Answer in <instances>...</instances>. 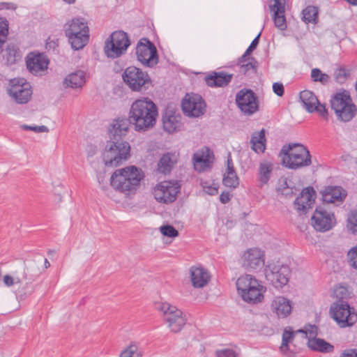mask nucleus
Segmentation results:
<instances>
[{
  "label": "nucleus",
  "instance_id": "obj_36",
  "mask_svg": "<svg viewBox=\"0 0 357 357\" xmlns=\"http://www.w3.org/2000/svg\"><path fill=\"white\" fill-rule=\"evenodd\" d=\"M3 58L6 60L8 65H13L21 59L20 51L18 47L13 43L7 45L5 50Z\"/></svg>",
  "mask_w": 357,
  "mask_h": 357
},
{
  "label": "nucleus",
  "instance_id": "obj_31",
  "mask_svg": "<svg viewBox=\"0 0 357 357\" xmlns=\"http://www.w3.org/2000/svg\"><path fill=\"white\" fill-rule=\"evenodd\" d=\"M266 135L265 130L262 128L259 132H255L252 134L250 139L252 149L256 153L264 152L266 149Z\"/></svg>",
  "mask_w": 357,
  "mask_h": 357
},
{
  "label": "nucleus",
  "instance_id": "obj_62",
  "mask_svg": "<svg viewBox=\"0 0 357 357\" xmlns=\"http://www.w3.org/2000/svg\"><path fill=\"white\" fill-rule=\"evenodd\" d=\"M232 197V195L228 191L222 192L220 195V202L223 204H227Z\"/></svg>",
  "mask_w": 357,
  "mask_h": 357
},
{
  "label": "nucleus",
  "instance_id": "obj_26",
  "mask_svg": "<svg viewBox=\"0 0 357 357\" xmlns=\"http://www.w3.org/2000/svg\"><path fill=\"white\" fill-rule=\"evenodd\" d=\"M272 307L277 315L280 318L287 317L290 314L292 310L291 301L282 296L277 297L273 301Z\"/></svg>",
  "mask_w": 357,
  "mask_h": 357
},
{
  "label": "nucleus",
  "instance_id": "obj_30",
  "mask_svg": "<svg viewBox=\"0 0 357 357\" xmlns=\"http://www.w3.org/2000/svg\"><path fill=\"white\" fill-rule=\"evenodd\" d=\"M85 73L82 70H77L68 75L64 79L66 87L77 89L82 87L85 83Z\"/></svg>",
  "mask_w": 357,
  "mask_h": 357
},
{
  "label": "nucleus",
  "instance_id": "obj_55",
  "mask_svg": "<svg viewBox=\"0 0 357 357\" xmlns=\"http://www.w3.org/2000/svg\"><path fill=\"white\" fill-rule=\"evenodd\" d=\"M193 164L195 168L197 169L198 165L205 164L206 162V158L204 154L195 153L192 157Z\"/></svg>",
  "mask_w": 357,
  "mask_h": 357
},
{
  "label": "nucleus",
  "instance_id": "obj_32",
  "mask_svg": "<svg viewBox=\"0 0 357 357\" xmlns=\"http://www.w3.org/2000/svg\"><path fill=\"white\" fill-rule=\"evenodd\" d=\"M273 170V165L270 162H263L259 164L258 169V181L261 185L268 183Z\"/></svg>",
  "mask_w": 357,
  "mask_h": 357
},
{
  "label": "nucleus",
  "instance_id": "obj_41",
  "mask_svg": "<svg viewBox=\"0 0 357 357\" xmlns=\"http://www.w3.org/2000/svg\"><path fill=\"white\" fill-rule=\"evenodd\" d=\"M143 352L135 344H130L121 351L120 357H142Z\"/></svg>",
  "mask_w": 357,
  "mask_h": 357
},
{
  "label": "nucleus",
  "instance_id": "obj_40",
  "mask_svg": "<svg viewBox=\"0 0 357 357\" xmlns=\"http://www.w3.org/2000/svg\"><path fill=\"white\" fill-rule=\"evenodd\" d=\"M311 79L314 82H320L323 85H326L331 80L330 76L322 73L319 68H313L311 70Z\"/></svg>",
  "mask_w": 357,
  "mask_h": 357
},
{
  "label": "nucleus",
  "instance_id": "obj_61",
  "mask_svg": "<svg viewBox=\"0 0 357 357\" xmlns=\"http://www.w3.org/2000/svg\"><path fill=\"white\" fill-rule=\"evenodd\" d=\"M17 6L12 2H0V10H15Z\"/></svg>",
  "mask_w": 357,
  "mask_h": 357
},
{
  "label": "nucleus",
  "instance_id": "obj_38",
  "mask_svg": "<svg viewBox=\"0 0 357 357\" xmlns=\"http://www.w3.org/2000/svg\"><path fill=\"white\" fill-rule=\"evenodd\" d=\"M41 273V269L36 264L35 262L32 261L25 267L23 277L28 281V282L31 283L38 279Z\"/></svg>",
  "mask_w": 357,
  "mask_h": 357
},
{
  "label": "nucleus",
  "instance_id": "obj_6",
  "mask_svg": "<svg viewBox=\"0 0 357 357\" xmlns=\"http://www.w3.org/2000/svg\"><path fill=\"white\" fill-rule=\"evenodd\" d=\"M122 78L132 91H146L152 86V81L148 73L135 66L126 68Z\"/></svg>",
  "mask_w": 357,
  "mask_h": 357
},
{
  "label": "nucleus",
  "instance_id": "obj_58",
  "mask_svg": "<svg viewBox=\"0 0 357 357\" xmlns=\"http://www.w3.org/2000/svg\"><path fill=\"white\" fill-rule=\"evenodd\" d=\"M317 110L315 112H318L319 114L324 118V119H328V110L326 108L325 105H321L319 102L316 105Z\"/></svg>",
  "mask_w": 357,
  "mask_h": 357
},
{
  "label": "nucleus",
  "instance_id": "obj_37",
  "mask_svg": "<svg viewBox=\"0 0 357 357\" xmlns=\"http://www.w3.org/2000/svg\"><path fill=\"white\" fill-rule=\"evenodd\" d=\"M310 152L306 146L300 143H289L284 144L280 151V154L287 156L290 153H305Z\"/></svg>",
  "mask_w": 357,
  "mask_h": 357
},
{
  "label": "nucleus",
  "instance_id": "obj_24",
  "mask_svg": "<svg viewBox=\"0 0 357 357\" xmlns=\"http://www.w3.org/2000/svg\"><path fill=\"white\" fill-rule=\"evenodd\" d=\"M176 162L177 158L175 153L167 152L162 155L158 162V172L165 175L169 174Z\"/></svg>",
  "mask_w": 357,
  "mask_h": 357
},
{
  "label": "nucleus",
  "instance_id": "obj_39",
  "mask_svg": "<svg viewBox=\"0 0 357 357\" xmlns=\"http://www.w3.org/2000/svg\"><path fill=\"white\" fill-rule=\"evenodd\" d=\"M302 20L306 24L317 23L318 20V10L315 6H308L302 11Z\"/></svg>",
  "mask_w": 357,
  "mask_h": 357
},
{
  "label": "nucleus",
  "instance_id": "obj_17",
  "mask_svg": "<svg viewBox=\"0 0 357 357\" xmlns=\"http://www.w3.org/2000/svg\"><path fill=\"white\" fill-rule=\"evenodd\" d=\"M310 220L312 226L317 231L325 232L332 228L331 215L321 206H317Z\"/></svg>",
  "mask_w": 357,
  "mask_h": 357
},
{
  "label": "nucleus",
  "instance_id": "obj_10",
  "mask_svg": "<svg viewBox=\"0 0 357 357\" xmlns=\"http://www.w3.org/2000/svg\"><path fill=\"white\" fill-rule=\"evenodd\" d=\"M236 104L243 113L249 116L259 110L258 97L250 89H243L236 93Z\"/></svg>",
  "mask_w": 357,
  "mask_h": 357
},
{
  "label": "nucleus",
  "instance_id": "obj_4",
  "mask_svg": "<svg viewBox=\"0 0 357 357\" xmlns=\"http://www.w3.org/2000/svg\"><path fill=\"white\" fill-rule=\"evenodd\" d=\"M348 296L349 292L346 287H336V298H339L336 302V324L340 328L350 327L357 321V314L354 308L343 301Z\"/></svg>",
  "mask_w": 357,
  "mask_h": 357
},
{
  "label": "nucleus",
  "instance_id": "obj_13",
  "mask_svg": "<svg viewBox=\"0 0 357 357\" xmlns=\"http://www.w3.org/2000/svg\"><path fill=\"white\" fill-rule=\"evenodd\" d=\"M8 93L17 103L26 104L32 96L31 86L24 78H15L10 80Z\"/></svg>",
  "mask_w": 357,
  "mask_h": 357
},
{
  "label": "nucleus",
  "instance_id": "obj_59",
  "mask_svg": "<svg viewBox=\"0 0 357 357\" xmlns=\"http://www.w3.org/2000/svg\"><path fill=\"white\" fill-rule=\"evenodd\" d=\"M273 91L277 96L282 97L284 93V88L283 84L280 82L273 83Z\"/></svg>",
  "mask_w": 357,
  "mask_h": 357
},
{
  "label": "nucleus",
  "instance_id": "obj_20",
  "mask_svg": "<svg viewBox=\"0 0 357 357\" xmlns=\"http://www.w3.org/2000/svg\"><path fill=\"white\" fill-rule=\"evenodd\" d=\"M181 116L172 109H165L162 113V122L164 130L169 133L174 132L180 123Z\"/></svg>",
  "mask_w": 357,
  "mask_h": 357
},
{
  "label": "nucleus",
  "instance_id": "obj_18",
  "mask_svg": "<svg viewBox=\"0 0 357 357\" xmlns=\"http://www.w3.org/2000/svg\"><path fill=\"white\" fill-rule=\"evenodd\" d=\"M282 164L289 169H298L308 167L312 164V156L310 152L304 153H290L282 157Z\"/></svg>",
  "mask_w": 357,
  "mask_h": 357
},
{
  "label": "nucleus",
  "instance_id": "obj_12",
  "mask_svg": "<svg viewBox=\"0 0 357 357\" xmlns=\"http://www.w3.org/2000/svg\"><path fill=\"white\" fill-rule=\"evenodd\" d=\"M180 192V185L177 181H165L158 183L154 189V197L160 203L170 204L174 202L178 193Z\"/></svg>",
  "mask_w": 357,
  "mask_h": 357
},
{
  "label": "nucleus",
  "instance_id": "obj_8",
  "mask_svg": "<svg viewBox=\"0 0 357 357\" xmlns=\"http://www.w3.org/2000/svg\"><path fill=\"white\" fill-rule=\"evenodd\" d=\"M137 60L146 67L153 68L158 63L159 56L154 43L147 38H141L136 47Z\"/></svg>",
  "mask_w": 357,
  "mask_h": 357
},
{
  "label": "nucleus",
  "instance_id": "obj_44",
  "mask_svg": "<svg viewBox=\"0 0 357 357\" xmlns=\"http://www.w3.org/2000/svg\"><path fill=\"white\" fill-rule=\"evenodd\" d=\"M239 177L237 174L232 175L223 174L222 184L227 188L236 189L239 185Z\"/></svg>",
  "mask_w": 357,
  "mask_h": 357
},
{
  "label": "nucleus",
  "instance_id": "obj_7",
  "mask_svg": "<svg viewBox=\"0 0 357 357\" xmlns=\"http://www.w3.org/2000/svg\"><path fill=\"white\" fill-rule=\"evenodd\" d=\"M155 307L163 313V319L173 333H179L186 324L183 312L168 303H156Z\"/></svg>",
  "mask_w": 357,
  "mask_h": 357
},
{
  "label": "nucleus",
  "instance_id": "obj_48",
  "mask_svg": "<svg viewBox=\"0 0 357 357\" xmlns=\"http://www.w3.org/2000/svg\"><path fill=\"white\" fill-rule=\"evenodd\" d=\"M350 75V70L344 66H339L336 68V82L344 83Z\"/></svg>",
  "mask_w": 357,
  "mask_h": 357
},
{
  "label": "nucleus",
  "instance_id": "obj_53",
  "mask_svg": "<svg viewBox=\"0 0 357 357\" xmlns=\"http://www.w3.org/2000/svg\"><path fill=\"white\" fill-rule=\"evenodd\" d=\"M234 174H236V170L234 168V162H233V160H232V158L231 156V153H229L227 158V168H226V171L224 173V174L232 175Z\"/></svg>",
  "mask_w": 357,
  "mask_h": 357
},
{
  "label": "nucleus",
  "instance_id": "obj_50",
  "mask_svg": "<svg viewBox=\"0 0 357 357\" xmlns=\"http://www.w3.org/2000/svg\"><path fill=\"white\" fill-rule=\"evenodd\" d=\"M217 357H238L236 352L232 349H219L215 351Z\"/></svg>",
  "mask_w": 357,
  "mask_h": 357
},
{
  "label": "nucleus",
  "instance_id": "obj_64",
  "mask_svg": "<svg viewBox=\"0 0 357 357\" xmlns=\"http://www.w3.org/2000/svg\"><path fill=\"white\" fill-rule=\"evenodd\" d=\"M340 357H357L356 349H348L344 351Z\"/></svg>",
  "mask_w": 357,
  "mask_h": 357
},
{
  "label": "nucleus",
  "instance_id": "obj_14",
  "mask_svg": "<svg viewBox=\"0 0 357 357\" xmlns=\"http://www.w3.org/2000/svg\"><path fill=\"white\" fill-rule=\"evenodd\" d=\"M182 110L189 117H199L206 112V104L197 93L187 94L182 101Z\"/></svg>",
  "mask_w": 357,
  "mask_h": 357
},
{
  "label": "nucleus",
  "instance_id": "obj_57",
  "mask_svg": "<svg viewBox=\"0 0 357 357\" xmlns=\"http://www.w3.org/2000/svg\"><path fill=\"white\" fill-rule=\"evenodd\" d=\"M289 187L290 186H289L287 183V179L286 178H281L279 179V185L276 188V191L279 194H281Z\"/></svg>",
  "mask_w": 357,
  "mask_h": 357
},
{
  "label": "nucleus",
  "instance_id": "obj_21",
  "mask_svg": "<svg viewBox=\"0 0 357 357\" xmlns=\"http://www.w3.org/2000/svg\"><path fill=\"white\" fill-rule=\"evenodd\" d=\"M233 78V74L226 72H213L205 77L206 84L210 87H224L227 86Z\"/></svg>",
  "mask_w": 357,
  "mask_h": 357
},
{
  "label": "nucleus",
  "instance_id": "obj_1",
  "mask_svg": "<svg viewBox=\"0 0 357 357\" xmlns=\"http://www.w3.org/2000/svg\"><path fill=\"white\" fill-rule=\"evenodd\" d=\"M130 114L128 118L119 117L109 129V139L102 154V161L107 167H116L130 156V145L124 139L130 126H132Z\"/></svg>",
  "mask_w": 357,
  "mask_h": 357
},
{
  "label": "nucleus",
  "instance_id": "obj_3",
  "mask_svg": "<svg viewBox=\"0 0 357 357\" xmlns=\"http://www.w3.org/2000/svg\"><path fill=\"white\" fill-rule=\"evenodd\" d=\"M144 173L135 165L116 169L111 176L110 185L121 192L135 190L144 179Z\"/></svg>",
  "mask_w": 357,
  "mask_h": 357
},
{
  "label": "nucleus",
  "instance_id": "obj_33",
  "mask_svg": "<svg viewBox=\"0 0 357 357\" xmlns=\"http://www.w3.org/2000/svg\"><path fill=\"white\" fill-rule=\"evenodd\" d=\"M308 347L313 351L328 353L333 351V346L324 339L312 337L307 342Z\"/></svg>",
  "mask_w": 357,
  "mask_h": 357
},
{
  "label": "nucleus",
  "instance_id": "obj_35",
  "mask_svg": "<svg viewBox=\"0 0 357 357\" xmlns=\"http://www.w3.org/2000/svg\"><path fill=\"white\" fill-rule=\"evenodd\" d=\"M266 291V287L260 284V287H255L249 291L245 295L244 301L248 303H257L261 302L264 299V293Z\"/></svg>",
  "mask_w": 357,
  "mask_h": 357
},
{
  "label": "nucleus",
  "instance_id": "obj_43",
  "mask_svg": "<svg viewBox=\"0 0 357 357\" xmlns=\"http://www.w3.org/2000/svg\"><path fill=\"white\" fill-rule=\"evenodd\" d=\"M238 66L240 67V72L243 73L244 75L249 73L250 70L252 73H256L259 67V62L255 57L251 56L249 61L242 63Z\"/></svg>",
  "mask_w": 357,
  "mask_h": 357
},
{
  "label": "nucleus",
  "instance_id": "obj_27",
  "mask_svg": "<svg viewBox=\"0 0 357 357\" xmlns=\"http://www.w3.org/2000/svg\"><path fill=\"white\" fill-rule=\"evenodd\" d=\"M66 36L68 38L72 49L79 50L83 49L89 43V32H76Z\"/></svg>",
  "mask_w": 357,
  "mask_h": 357
},
{
  "label": "nucleus",
  "instance_id": "obj_51",
  "mask_svg": "<svg viewBox=\"0 0 357 357\" xmlns=\"http://www.w3.org/2000/svg\"><path fill=\"white\" fill-rule=\"evenodd\" d=\"M22 128L24 130H31L35 132H45L49 130L45 126H28L24 124L22 126Z\"/></svg>",
  "mask_w": 357,
  "mask_h": 357
},
{
  "label": "nucleus",
  "instance_id": "obj_46",
  "mask_svg": "<svg viewBox=\"0 0 357 357\" xmlns=\"http://www.w3.org/2000/svg\"><path fill=\"white\" fill-rule=\"evenodd\" d=\"M161 234L169 238H175L178 236V231L172 225L167 224L160 227Z\"/></svg>",
  "mask_w": 357,
  "mask_h": 357
},
{
  "label": "nucleus",
  "instance_id": "obj_49",
  "mask_svg": "<svg viewBox=\"0 0 357 357\" xmlns=\"http://www.w3.org/2000/svg\"><path fill=\"white\" fill-rule=\"evenodd\" d=\"M347 197V192L341 186L336 185V206L342 204Z\"/></svg>",
  "mask_w": 357,
  "mask_h": 357
},
{
  "label": "nucleus",
  "instance_id": "obj_42",
  "mask_svg": "<svg viewBox=\"0 0 357 357\" xmlns=\"http://www.w3.org/2000/svg\"><path fill=\"white\" fill-rule=\"evenodd\" d=\"M321 199L325 203H335V185L324 186L320 190Z\"/></svg>",
  "mask_w": 357,
  "mask_h": 357
},
{
  "label": "nucleus",
  "instance_id": "obj_22",
  "mask_svg": "<svg viewBox=\"0 0 357 357\" xmlns=\"http://www.w3.org/2000/svg\"><path fill=\"white\" fill-rule=\"evenodd\" d=\"M236 285L238 293L243 300L249 291L255 287H260V283L254 276L246 274L237 279Z\"/></svg>",
  "mask_w": 357,
  "mask_h": 357
},
{
  "label": "nucleus",
  "instance_id": "obj_2",
  "mask_svg": "<svg viewBox=\"0 0 357 357\" xmlns=\"http://www.w3.org/2000/svg\"><path fill=\"white\" fill-rule=\"evenodd\" d=\"M130 114L132 126L135 131L144 132L151 130L156 124L158 116V108L149 98H141L135 100L130 106Z\"/></svg>",
  "mask_w": 357,
  "mask_h": 357
},
{
  "label": "nucleus",
  "instance_id": "obj_47",
  "mask_svg": "<svg viewBox=\"0 0 357 357\" xmlns=\"http://www.w3.org/2000/svg\"><path fill=\"white\" fill-rule=\"evenodd\" d=\"M347 227L354 235H357V210L351 211L349 214Z\"/></svg>",
  "mask_w": 357,
  "mask_h": 357
},
{
  "label": "nucleus",
  "instance_id": "obj_63",
  "mask_svg": "<svg viewBox=\"0 0 357 357\" xmlns=\"http://www.w3.org/2000/svg\"><path fill=\"white\" fill-rule=\"evenodd\" d=\"M296 188L295 186L289 187L284 192H282L281 195L285 198H291L296 194Z\"/></svg>",
  "mask_w": 357,
  "mask_h": 357
},
{
  "label": "nucleus",
  "instance_id": "obj_52",
  "mask_svg": "<svg viewBox=\"0 0 357 357\" xmlns=\"http://www.w3.org/2000/svg\"><path fill=\"white\" fill-rule=\"evenodd\" d=\"M351 266L357 269V247L352 248L348 252Z\"/></svg>",
  "mask_w": 357,
  "mask_h": 357
},
{
  "label": "nucleus",
  "instance_id": "obj_45",
  "mask_svg": "<svg viewBox=\"0 0 357 357\" xmlns=\"http://www.w3.org/2000/svg\"><path fill=\"white\" fill-rule=\"evenodd\" d=\"M8 22L4 19H0V51L3 52V47L7 40L8 36Z\"/></svg>",
  "mask_w": 357,
  "mask_h": 357
},
{
  "label": "nucleus",
  "instance_id": "obj_34",
  "mask_svg": "<svg viewBox=\"0 0 357 357\" xmlns=\"http://www.w3.org/2000/svg\"><path fill=\"white\" fill-rule=\"evenodd\" d=\"M294 337V331L289 328V330L284 329L282 333V344L280 347L281 351L289 357H294L296 354L295 352L289 349V342Z\"/></svg>",
  "mask_w": 357,
  "mask_h": 357
},
{
  "label": "nucleus",
  "instance_id": "obj_11",
  "mask_svg": "<svg viewBox=\"0 0 357 357\" xmlns=\"http://www.w3.org/2000/svg\"><path fill=\"white\" fill-rule=\"evenodd\" d=\"M291 271L287 265L270 264L266 268V278L275 288H282L289 279Z\"/></svg>",
  "mask_w": 357,
  "mask_h": 357
},
{
  "label": "nucleus",
  "instance_id": "obj_29",
  "mask_svg": "<svg viewBox=\"0 0 357 357\" xmlns=\"http://www.w3.org/2000/svg\"><path fill=\"white\" fill-rule=\"evenodd\" d=\"M76 32H89L87 21L84 17H75L70 21L68 27L65 30V35H70Z\"/></svg>",
  "mask_w": 357,
  "mask_h": 357
},
{
  "label": "nucleus",
  "instance_id": "obj_54",
  "mask_svg": "<svg viewBox=\"0 0 357 357\" xmlns=\"http://www.w3.org/2000/svg\"><path fill=\"white\" fill-rule=\"evenodd\" d=\"M260 36L261 32H259L258 35L253 39L249 47L245 50L247 52V54H251L257 49L259 43Z\"/></svg>",
  "mask_w": 357,
  "mask_h": 357
},
{
  "label": "nucleus",
  "instance_id": "obj_25",
  "mask_svg": "<svg viewBox=\"0 0 357 357\" xmlns=\"http://www.w3.org/2000/svg\"><path fill=\"white\" fill-rule=\"evenodd\" d=\"M269 9L273 11V20L275 26L281 31L287 29V21L285 17V8L278 3L270 4Z\"/></svg>",
  "mask_w": 357,
  "mask_h": 357
},
{
  "label": "nucleus",
  "instance_id": "obj_5",
  "mask_svg": "<svg viewBox=\"0 0 357 357\" xmlns=\"http://www.w3.org/2000/svg\"><path fill=\"white\" fill-rule=\"evenodd\" d=\"M131 45L128 34L122 31H114L105 41L104 52L107 58L112 59L125 54Z\"/></svg>",
  "mask_w": 357,
  "mask_h": 357
},
{
  "label": "nucleus",
  "instance_id": "obj_56",
  "mask_svg": "<svg viewBox=\"0 0 357 357\" xmlns=\"http://www.w3.org/2000/svg\"><path fill=\"white\" fill-rule=\"evenodd\" d=\"M308 327L310 328H307L305 327V331L300 330V332L305 333L306 335H309L310 337H315L317 335V330L318 327L316 325H311L309 324Z\"/></svg>",
  "mask_w": 357,
  "mask_h": 357
},
{
  "label": "nucleus",
  "instance_id": "obj_60",
  "mask_svg": "<svg viewBox=\"0 0 357 357\" xmlns=\"http://www.w3.org/2000/svg\"><path fill=\"white\" fill-rule=\"evenodd\" d=\"M205 192L209 195H215L218 193V186L215 185H204Z\"/></svg>",
  "mask_w": 357,
  "mask_h": 357
},
{
  "label": "nucleus",
  "instance_id": "obj_23",
  "mask_svg": "<svg viewBox=\"0 0 357 357\" xmlns=\"http://www.w3.org/2000/svg\"><path fill=\"white\" fill-rule=\"evenodd\" d=\"M190 278L194 287L202 288L208 284L210 275L204 268L192 266L190 268Z\"/></svg>",
  "mask_w": 357,
  "mask_h": 357
},
{
  "label": "nucleus",
  "instance_id": "obj_16",
  "mask_svg": "<svg viewBox=\"0 0 357 357\" xmlns=\"http://www.w3.org/2000/svg\"><path fill=\"white\" fill-rule=\"evenodd\" d=\"M264 264V255L257 248H250L241 257V265L248 271L261 269Z\"/></svg>",
  "mask_w": 357,
  "mask_h": 357
},
{
  "label": "nucleus",
  "instance_id": "obj_19",
  "mask_svg": "<svg viewBox=\"0 0 357 357\" xmlns=\"http://www.w3.org/2000/svg\"><path fill=\"white\" fill-rule=\"evenodd\" d=\"M49 59L43 53L36 54H30L26 57L27 69L33 75H36L38 72L43 71L47 68Z\"/></svg>",
  "mask_w": 357,
  "mask_h": 357
},
{
  "label": "nucleus",
  "instance_id": "obj_9",
  "mask_svg": "<svg viewBox=\"0 0 357 357\" xmlns=\"http://www.w3.org/2000/svg\"><path fill=\"white\" fill-rule=\"evenodd\" d=\"M357 112V108L353 103L350 93L347 90L336 93V116L341 121H351Z\"/></svg>",
  "mask_w": 357,
  "mask_h": 357
},
{
  "label": "nucleus",
  "instance_id": "obj_28",
  "mask_svg": "<svg viewBox=\"0 0 357 357\" xmlns=\"http://www.w3.org/2000/svg\"><path fill=\"white\" fill-rule=\"evenodd\" d=\"M299 98L303 107L309 113H313L317 110L316 105L319 103V100L313 92L304 90L300 92Z\"/></svg>",
  "mask_w": 357,
  "mask_h": 357
},
{
  "label": "nucleus",
  "instance_id": "obj_15",
  "mask_svg": "<svg viewBox=\"0 0 357 357\" xmlns=\"http://www.w3.org/2000/svg\"><path fill=\"white\" fill-rule=\"evenodd\" d=\"M316 197V191L312 186H307L303 189L294 201V208L299 215L307 213L309 209L313 207Z\"/></svg>",
  "mask_w": 357,
  "mask_h": 357
}]
</instances>
